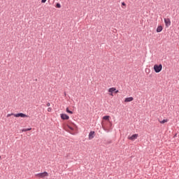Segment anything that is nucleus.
<instances>
[{"label":"nucleus","instance_id":"f257e3e1","mask_svg":"<svg viewBox=\"0 0 179 179\" xmlns=\"http://www.w3.org/2000/svg\"><path fill=\"white\" fill-rule=\"evenodd\" d=\"M66 127L67 128H69V129H70L69 132V134H71V135H73V133H72V131H75V128H78V126H76V124L72 122H68Z\"/></svg>","mask_w":179,"mask_h":179},{"label":"nucleus","instance_id":"f03ea898","mask_svg":"<svg viewBox=\"0 0 179 179\" xmlns=\"http://www.w3.org/2000/svg\"><path fill=\"white\" fill-rule=\"evenodd\" d=\"M11 115H13L14 117H16L17 118L19 117H21L22 118H27L29 117V115L24 114V113H10L7 115V118H9V117H11Z\"/></svg>","mask_w":179,"mask_h":179},{"label":"nucleus","instance_id":"7ed1b4c3","mask_svg":"<svg viewBox=\"0 0 179 179\" xmlns=\"http://www.w3.org/2000/svg\"><path fill=\"white\" fill-rule=\"evenodd\" d=\"M163 69V66L162 64H155L154 65V71L156 73H159V72H162Z\"/></svg>","mask_w":179,"mask_h":179},{"label":"nucleus","instance_id":"20e7f679","mask_svg":"<svg viewBox=\"0 0 179 179\" xmlns=\"http://www.w3.org/2000/svg\"><path fill=\"white\" fill-rule=\"evenodd\" d=\"M36 177L39 178H45V177H48V173L47 172L40 173L36 174Z\"/></svg>","mask_w":179,"mask_h":179},{"label":"nucleus","instance_id":"39448f33","mask_svg":"<svg viewBox=\"0 0 179 179\" xmlns=\"http://www.w3.org/2000/svg\"><path fill=\"white\" fill-rule=\"evenodd\" d=\"M164 20L166 24V27H169V26L171 25V21H170L169 18H164Z\"/></svg>","mask_w":179,"mask_h":179},{"label":"nucleus","instance_id":"423d86ee","mask_svg":"<svg viewBox=\"0 0 179 179\" xmlns=\"http://www.w3.org/2000/svg\"><path fill=\"white\" fill-rule=\"evenodd\" d=\"M138 136H139L138 134H133L132 136H129L128 139L129 141H135V139H138Z\"/></svg>","mask_w":179,"mask_h":179},{"label":"nucleus","instance_id":"0eeeda50","mask_svg":"<svg viewBox=\"0 0 179 179\" xmlns=\"http://www.w3.org/2000/svg\"><path fill=\"white\" fill-rule=\"evenodd\" d=\"M110 96H114L113 94L115 92V87H110L108 90Z\"/></svg>","mask_w":179,"mask_h":179},{"label":"nucleus","instance_id":"6e6552de","mask_svg":"<svg viewBox=\"0 0 179 179\" xmlns=\"http://www.w3.org/2000/svg\"><path fill=\"white\" fill-rule=\"evenodd\" d=\"M131 101H134V97L130 96L124 99V103H131Z\"/></svg>","mask_w":179,"mask_h":179},{"label":"nucleus","instance_id":"1a4fd4ad","mask_svg":"<svg viewBox=\"0 0 179 179\" xmlns=\"http://www.w3.org/2000/svg\"><path fill=\"white\" fill-rule=\"evenodd\" d=\"M94 134H95L94 131H90V132L89 136H88V139L90 141H92V139H93V138H94Z\"/></svg>","mask_w":179,"mask_h":179},{"label":"nucleus","instance_id":"9d476101","mask_svg":"<svg viewBox=\"0 0 179 179\" xmlns=\"http://www.w3.org/2000/svg\"><path fill=\"white\" fill-rule=\"evenodd\" d=\"M60 117H61L62 120H69V116H68V115H66V114L62 113L60 115Z\"/></svg>","mask_w":179,"mask_h":179},{"label":"nucleus","instance_id":"9b49d317","mask_svg":"<svg viewBox=\"0 0 179 179\" xmlns=\"http://www.w3.org/2000/svg\"><path fill=\"white\" fill-rule=\"evenodd\" d=\"M159 124H166V122H169V119H164L163 120H159Z\"/></svg>","mask_w":179,"mask_h":179},{"label":"nucleus","instance_id":"f8f14e48","mask_svg":"<svg viewBox=\"0 0 179 179\" xmlns=\"http://www.w3.org/2000/svg\"><path fill=\"white\" fill-rule=\"evenodd\" d=\"M163 30V27L158 26L157 28V33H160Z\"/></svg>","mask_w":179,"mask_h":179},{"label":"nucleus","instance_id":"ddd939ff","mask_svg":"<svg viewBox=\"0 0 179 179\" xmlns=\"http://www.w3.org/2000/svg\"><path fill=\"white\" fill-rule=\"evenodd\" d=\"M103 120H104L105 121H108V122H110V116L109 115H106L103 117Z\"/></svg>","mask_w":179,"mask_h":179},{"label":"nucleus","instance_id":"4468645a","mask_svg":"<svg viewBox=\"0 0 179 179\" xmlns=\"http://www.w3.org/2000/svg\"><path fill=\"white\" fill-rule=\"evenodd\" d=\"M66 113H68L69 114H73V112H72L71 110H69V108H66Z\"/></svg>","mask_w":179,"mask_h":179},{"label":"nucleus","instance_id":"2eb2a0df","mask_svg":"<svg viewBox=\"0 0 179 179\" xmlns=\"http://www.w3.org/2000/svg\"><path fill=\"white\" fill-rule=\"evenodd\" d=\"M27 131H31V128L22 129V132H27Z\"/></svg>","mask_w":179,"mask_h":179},{"label":"nucleus","instance_id":"dca6fc26","mask_svg":"<svg viewBox=\"0 0 179 179\" xmlns=\"http://www.w3.org/2000/svg\"><path fill=\"white\" fill-rule=\"evenodd\" d=\"M101 127H102L103 129H106V124H104V121L101 122Z\"/></svg>","mask_w":179,"mask_h":179},{"label":"nucleus","instance_id":"f3484780","mask_svg":"<svg viewBox=\"0 0 179 179\" xmlns=\"http://www.w3.org/2000/svg\"><path fill=\"white\" fill-rule=\"evenodd\" d=\"M122 6H124L123 7V9H125V8H127V4L125 3V2H122Z\"/></svg>","mask_w":179,"mask_h":179},{"label":"nucleus","instance_id":"a211bd4d","mask_svg":"<svg viewBox=\"0 0 179 179\" xmlns=\"http://www.w3.org/2000/svg\"><path fill=\"white\" fill-rule=\"evenodd\" d=\"M56 8H61V4L59 3H57Z\"/></svg>","mask_w":179,"mask_h":179},{"label":"nucleus","instance_id":"6ab92c4d","mask_svg":"<svg viewBox=\"0 0 179 179\" xmlns=\"http://www.w3.org/2000/svg\"><path fill=\"white\" fill-rule=\"evenodd\" d=\"M52 110V108H48V113H51Z\"/></svg>","mask_w":179,"mask_h":179},{"label":"nucleus","instance_id":"aec40b11","mask_svg":"<svg viewBox=\"0 0 179 179\" xmlns=\"http://www.w3.org/2000/svg\"><path fill=\"white\" fill-rule=\"evenodd\" d=\"M47 2V0H41V3H45Z\"/></svg>","mask_w":179,"mask_h":179},{"label":"nucleus","instance_id":"412c9836","mask_svg":"<svg viewBox=\"0 0 179 179\" xmlns=\"http://www.w3.org/2000/svg\"><path fill=\"white\" fill-rule=\"evenodd\" d=\"M46 106H47V107H50V106H51V104H50V103H48L46 104Z\"/></svg>","mask_w":179,"mask_h":179},{"label":"nucleus","instance_id":"4be33fe9","mask_svg":"<svg viewBox=\"0 0 179 179\" xmlns=\"http://www.w3.org/2000/svg\"><path fill=\"white\" fill-rule=\"evenodd\" d=\"M118 90H117V89L115 88V93H118Z\"/></svg>","mask_w":179,"mask_h":179},{"label":"nucleus","instance_id":"5701e85b","mask_svg":"<svg viewBox=\"0 0 179 179\" xmlns=\"http://www.w3.org/2000/svg\"><path fill=\"white\" fill-rule=\"evenodd\" d=\"M0 160H1V156H0Z\"/></svg>","mask_w":179,"mask_h":179}]
</instances>
